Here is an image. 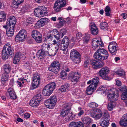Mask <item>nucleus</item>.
Returning <instances> with one entry per match:
<instances>
[{
  "mask_svg": "<svg viewBox=\"0 0 127 127\" xmlns=\"http://www.w3.org/2000/svg\"><path fill=\"white\" fill-rule=\"evenodd\" d=\"M103 46V43L101 40L99 41L96 38L93 39L92 42V48L94 50L98 49L94 54L95 58L99 60L102 61L108 58V54L107 51L104 49L101 48Z\"/></svg>",
  "mask_w": 127,
  "mask_h": 127,
  "instance_id": "nucleus-1",
  "label": "nucleus"
},
{
  "mask_svg": "<svg viewBox=\"0 0 127 127\" xmlns=\"http://www.w3.org/2000/svg\"><path fill=\"white\" fill-rule=\"evenodd\" d=\"M63 110L61 113V116L65 117L66 121L72 120L74 119V115L70 111L71 107L68 104H65L63 106Z\"/></svg>",
  "mask_w": 127,
  "mask_h": 127,
  "instance_id": "nucleus-2",
  "label": "nucleus"
},
{
  "mask_svg": "<svg viewBox=\"0 0 127 127\" xmlns=\"http://www.w3.org/2000/svg\"><path fill=\"white\" fill-rule=\"evenodd\" d=\"M14 54V50L8 43L5 44L2 51V56L3 59H7L9 55H12Z\"/></svg>",
  "mask_w": 127,
  "mask_h": 127,
  "instance_id": "nucleus-3",
  "label": "nucleus"
},
{
  "mask_svg": "<svg viewBox=\"0 0 127 127\" xmlns=\"http://www.w3.org/2000/svg\"><path fill=\"white\" fill-rule=\"evenodd\" d=\"M99 78L98 77L94 78L92 83L88 86L86 90V93L88 95H91L96 90L99 82Z\"/></svg>",
  "mask_w": 127,
  "mask_h": 127,
  "instance_id": "nucleus-4",
  "label": "nucleus"
},
{
  "mask_svg": "<svg viewBox=\"0 0 127 127\" xmlns=\"http://www.w3.org/2000/svg\"><path fill=\"white\" fill-rule=\"evenodd\" d=\"M56 83L52 82L45 86L43 90L42 94L44 96H49L51 94L55 88Z\"/></svg>",
  "mask_w": 127,
  "mask_h": 127,
  "instance_id": "nucleus-5",
  "label": "nucleus"
},
{
  "mask_svg": "<svg viewBox=\"0 0 127 127\" xmlns=\"http://www.w3.org/2000/svg\"><path fill=\"white\" fill-rule=\"evenodd\" d=\"M55 32L56 33L58 32V31L56 29H54L49 32L46 37L47 40L53 41L52 44L53 45H55L57 43V41L55 39V38L57 40L60 39L59 36L57 33L55 34Z\"/></svg>",
  "mask_w": 127,
  "mask_h": 127,
  "instance_id": "nucleus-6",
  "label": "nucleus"
},
{
  "mask_svg": "<svg viewBox=\"0 0 127 127\" xmlns=\"http://www.w3.org/2000/svg\"><path fill=\"white\" fill-rule=\"evenodd\" d=\"M70 57L72 61L76 64H79L81 62V55L75 49L71 50Z\"/></svg>",
  "mask_w": 127,
  "mask_h": 127,
  "instance_id": "nucleus-7",
  "label": "nucleus"
},
{
  "mask_svg": "<svg viewBox=\"0 0 127 127\" xmlns=\"http://www.w3.org/2000/svg\"><path fill=\"white\" fill-rule=\"evenodd\" d=\"M47 8L44 6L38 7L34 10L35 16L38 17H43L47 14Z\"/></svg>",
  "mask_w": 127,
  "mask_h": 127,
  "instance_id": "nucleus-8",
  "label": "nucleus"
},
{
  "mask_svg": "<svg viewBox=\"0 0 127 127\" xmlns=\"http://www.w3.org/2000/svg\"><path fill=\"white\" fill-rule=\"evenodd\" d=\"M40 75L37 73H36L33 75L31 88L32 90L37 88L40 83Z\"/></svg>",
  "mask_w": 127,
  "mask_h": 127,
  "instance_id": "nucleus-9",
  "label": "nucleus"
},
{
  "mask_svg": "<svg viewBox=\"0 0 127 127\" xmlns=\"http://www.w3.org/2000/svg\"><path fill=\"white\" fill-rule=\"evenodd\" d=\"M66 4L65 0H57L54 4L53 8L56 12H60L63 9Z\"/></svg>",
  "mask_w": 127,
  "mask_h": 127,
  "instance_id": "nucleus-10",
  "label": "nucleus"
},
{
  "mask_svg": "<svg viewBox=\"0 0 127 127\" xmlns=\"http://www.w3.org/2000/svg\"><path fill=\"white\" fill-rule=\"evenodd\" d=\"M50 45L49 44L44 43L42 46V50L46 53L47 55L50 56H54L56 54V50H52L50 49Z\"/></svg>",
  "mask_w": 127,
  "mask_h": 127,
  "instance_id": "nucleus-11",
  "label": "nucleus"
},
{
  "mask_svg": "<svg viewBox=\"0 0 127 127\" xmlns=\"http://www.w3.org/2000/svg\"><path fill=\"white\" fill-rule=\"evenodd\" d=\"M60 69V64L58 61L53 62L48 67L49 71H52L55 73H57L59 72Z\"/></svg>",
  "mask_w": 127,
  "mask_h": 127,
  "instance_id": "nucleus-12",
  "label": "nucleus"
},
{
  "mask_svg": "<svg viewBox=\"0 0 127 127\" xmlns=\"http://www.w3.org/2000/svg\"><path fill=\"white\" fill-rule=\"evenodd\" d=\"M57 101V99L56 96H53L45 101V104L47 107L49 109H52L54 107Z\"/></svg>",
  "mask_w": 127,
  "mask_h": 127,
  "instance_id": "nucleus-13",
  "label": "nucleus"
},
{
  "mask_svg": "<svg viewBox=\"0 0 127 127\" xmlns=\"http://www.w3.org/2000/svg\"><path fill=\"white\" fill-rule=\"evenodd\" d=\"M27 33L24 30L21 31L16 35L15 38V41L17 42L23 41L26 37Z\"/></svg>",
  "mask_w": 127,
  "mask_h": 127,
  "instance_id": "nucleus-14",
  "label": "nucleus"
},
{
  "mask_svg": "<svg viewBox=\"0 0 127 127\" xmlns=\"http://www.w3.org/2000/svg\"><path fill=\"white\" fill-rule=\"evenodd\" d=\"M117 45L116 43L114 42H110L108 46L109 51L113 55H115L117 52L116 47Z\"/></svg>",
  "mask_w": 127,
  "mask_h": 127,
  "instance_id": "nucleus-15",
  "label": "nucleus"
},
{
  "mask_svg": "<svg viewBox=\"0 0 127 127\" xmlns=\"http://www.w3.org/2000/svg\"><path fill=\"white\" fill-rule=\"evenodd\" d=\"M91 64L95 69L101 67L104 65V63L102 62H98L94 60H91Z\"/></svg>",
  "mask_w": 127,
  "mask_h": 127,
  "instance_id": "nucleus-16",
  "label": "nucleus"
},
{
  "mask_svg": "<svg viewBox=\"0 0 127 127\" xmlns=\"http://www.w3.org/2000/svg\"><path fill=\"white\" fill-rule=\"evenodd\" d=\"M16 22V18L14 16L9 17L7 21V25L9 27H14Z\"/></svg>",
  "mask_w": 127,
  "mask_h": 127,
  "instance_id": "nucleus-17",
  "label": "nucleus"
},
{
  "mask_svg": "<svg viewBox=\"0 0 127 127\" xmlns=\"http://www.w3.org/2000/svg\"><path fill=\"white\" fill-rule=\"evenodd\" d=\"M6 95L7 96L9 95L10 98L12 99H15L17 98V95L14 89L12 88H10L8 89Z\"/></svg>",
  "mask_w": 127,
  "mask_h": 127,
  "instance_id": "nucleus-18",
  "label": "nucleus"
},
{
  "mask_svg": "<svg viewBox=\"0 0 127 127\" xmlns=\"http://www.w3.org/2000/svg\"><path fill=\"white\" fill-rule=\"evenodd\" d=\"M109 70L107 67H105L102 68L99 71V75L102 77H105L106 75L109 72Z\"/></svg>",
  "mask_w": 127,
  "mask_h": 127,
  "instance_id": "nucleus-19",
  "label": "nucleus"
},
{
  "mask_svg": "<svg viewBox=\"0 0 127 127\" xmlns=\"http://www.w3.org/2000/svg\"><path fill=\"white\" fill-rule=\"evenodd\" d=\"M119 94L118 93L115 94L113 93L112 94H109L108 96V100L112 102L116 101L118 99Z\"/></svg>",
  "mask_w": 127,
  "mask_h": 127,
  "instance_id": "nucleus-20",
  "label": "nucleus"
},
{
  "mask_svg": "<svg viewBox=\"0 0 127 127\" xmlns=\"http://www.w3.org/2000/svg\"><path fill=\"white\" fill-rule=\"evenodd\" d=\"M49 21L48 19L46 18H41L36 23V25L37 26L42 27L47 23Z\"/></svg>",
  "mask_w": 127,
  "mask_h": 127,
  "instance_id": "nucleus-21",
  "label": "nucleus"
},
{
  "mask_svg": "<svg viewBox=\"0 0 127 127\" xmlns=\"http://www.w3.org/2000/svg\"><path fill=\"white\" fill-rule=\"evenodd\" d=\"M70 85L68 84H66L62 86L59 88L58 91L59 92L62 93L68 92L70 90Z\"/></svg>",
  "mask_w": 127,
  "mask_h": 127,
  "instance_id": "nucleus-22",
  "label": "nucleus"
},
{
  "mask_svg": "<svg viewBox=\"0 0 127 127\" xmlns=\"http://www.w3.org/2000/svg\"><path fill=\"white\" fill-rule=\"evenodd\" d=\"M119 123L120 126L122 127L127 126V113L122 116Z\"/></svg>",
  "mask_w": 127,
  "mask_h": 127,
  "instance_id": "nucleus-23",
  "label": "nucleus"
},
{
  "mask_svg": "<svg viewBox=\"0 0 127 127\" xmlns=\"http://www.w3.org/2000/svg\"><path fill=\"white\" fill-rule=\"evenodd\" d=\"M90 26L91 27V33L94 35H96L98 33V30L95 24H91Z\"/></svg>",
  "mask_w": 127,
  "mask_h": 127,
  "instance_id": "nucleus-24",
  "label": "nucleus"
},
{
  "mask_svg": "<svg viewBox=\"0 0 127 127\" xmlns=\"http://www.w3.org/2000/svg\"><path fill=\"white\" fill-rule=\"evenodd\" d=\"M69 127H84V125L81 122L76 123L73 122L69 124Z\"/></svg>",
  "mask_w": 127,
  "mask_h": 127,
  "instance_id": "nucleus-25",
  "label": "nucleus"
},
{
  "mask_svg": "<svg viewBox=\"0 0 127 127\" xmlns=\"http://www.w3.org/2000/svg\"><path fill=\"white\" fill-rule=\"evenodd\" d=\"M102 115V113L101 111L98 110H97L94 112L93 117L96 119H98L101 118Z\"/></svg>",
  "mask_w": 127,
  "mask_h": 127,
  "instance_id": "nucleus-26",
  "label": "nucleus"
},
{
  "mask_svg": "<svg viewBox=\"0 0 127 127\" xmlns=\"http://www.w3.org/2000/svg\"><path fill=\"white\" fill-rule=\"evenodd\" d=\"M14 27H9V29L6 30V34L7 36L10 37L13 35L14 34Z\"/></svg>",
  "mask_w": 127,
  "mask_h": 127,
  "instance_id": "nucleus-27",
  "label": "nucleus"
},
{
  "mask_svg": "<svg viewBox=\"0 0 127 127\" xmlns=\"http://www.w3.org/2000/svg\"><path fill=\"white\" fill-rule=\"evenodd\" d=\"M36 55L39 59H42L44 58L45 55H47V54L45 52L41 49L38 51Z\"/></svg>",
  "mask_w": 127,
  "mask_h": 127,
  "instance_id": "nucleus-28",
  "label": "nucleus"
},
{
  "mask_svg": "<svg viewBox=\"0 0 127 127\" xmlns=\"http://www.w3.org/2000/svg\"><path fill=\"white\" fill-rule=\"evenodd\" d=\"M24 0H14L12 4V7L15 9L17 8L19 5L22 3Z\"/></svg>",
  "mask_w": 127,
  "mask_h": 127,
  "instance_id": "nucleus-29",
  "label": "nucleus"
},
{
  "mask_svg": "<svg viewBox=\"0 0 127 127\" xmlns=\"http://www.w3.org/2000/svg\"><path fill=\"white\" fill-rule=\"evenodd\" d=\"M40 103V102L38 101L37 100H36L33 97L30 101V104L32 107H34L38 106Z\"/></svg>",
  "mask_w": 127,
  "mask_h": 127,
  "instance_id": "nucleus-30",
  "label": "nucleus"
},
{
  "mask_svg": "<svg viewBox=\"0 0 127 127\" xmlns=\"http://www.w3.org/2000/svg\"><path fill=\"white\" fill-rule=\"evenodd\" d=\"M3 70L4 72L7 74L9 73L11 70V67L10 65L8 64H5L3 66Z\"/></svg>",
  "mask_w": 127,
  "mask_h": 127,
  "instance_id": "nucleus-31",
  "label": "nucleus"
},
{
  "mask_svg": "<svg viewBox=\"0 0 127 127\" xmlns=\"http://www.w3.org/2000/svg\"><path fill=\"white\" fill-rule=\"evenodd\" d=\"M82 121L88 127L91 122V120L90 118L87 117L83 118Z\"/></svg>",
  "mask_w": 127,
  "mask_h": 127,
  "instance_id": "nucleus-32",
  "label": "nucleus"
},
{
  "mask_svg": "<svg viewBox=\"0 0 127 127\" xmlns=\"http://www.w3.org/2000/svg\"><path fill=\"white\" fill-rule=\"evenodd\" d=\"M79 74L78 72H74L72 77V82L77 81L79 79Z\"/></svg>",
  "mask_w": 127,
  "mask_h": 127,
  "instance_id": "nucleus-33",
  "label": "nucleus"
},
{
  "mask_svg": "<svg viewBox=\"0 0 127 127\" xmlns=\"http://www.w3.org/2000/svg\"><path fill=\"white\" fill-rule=\"evenodd\" d=\"M9 76L7 74H4L2 77L1 82L4 85L8 80Z\"/></svg>",
  "mask_w": 127,
  "mask_h": 127,
  "instance_id": "nucleus-34",
  "label": "nucleus"
},
{
  "mask_svg": "<svg viewBox=\"0 0 127 127\" xmlns=\"http://www.w3.org/2000/svg\"><path fill=\"white\" fill-rule=\"evenodd\" d=\"M100 27L102 30H107L108 28V26L107 23L103 22H101L100 24Z\"/></svg>",
  "mask_w": 127,
  "mask_h": 127,
  "instance_id": "nucleus-35",
  "label": "nucleus"
},
{
  "mask_svg": "<svg viewBox=\"0 0 127 127\" xmlns=\"http://www.w3.org/2000/svg\"><path fill=\"white\" fill-rule=\"evenodd\" d=\"M20 58L18 53H16L13 59V62L14 64H17L20 61Z\"/></svg>",
  "mask_w": 127,
  "mask_h": 127,
  "instance_id": "nucleus-36",
  "label": "nucleus"
},
{
  "mask_svg": "<svg viewBox=\"0 0 127 127\" xmlns=\"http://www.w3.org/2000/svg\"><path fill=\"white\" fill-rule=\"evenodd\" d=\"M102 121V122L100 124L101 126L103 127H106L108 126L109 120L107 119H103Z\"/></svg>",
  "mask_w": 127,
  "mask_h": 127,
  "instance_id": "nucleus-37",
  "label": "nucleus"
},
{
  "mask_svg": "<svg viewBox=\"0 0 127 127\" xmlns=\"http://www.w3.org/2000/svg\"><path fill=\"white\" fill-rule=\"evenodd\" d=\"M36 41L37 43H40L42 42V35L40 33L39 35H37V36L33 38Z\"/></svg>",
  "mask_w": 127,
  "mask_h": 127,
  "instance_id": "nucleus-38",
  "label": "nucleus"
},
{
  "mask_svg": "<svg viewBox=\"0 0 127 127\" xmlns=\"http://www.w3.org/2000/svg\"><path fill=\"white\" fill-rule=\"evenodd\" d=\"M66 32V30L65 29H63L61 30L60 32L57 33L59 36V38H62L65 34Z\"/></svg>",
  "mask_w": 127,
  "mask_h": 127,
  "instance_id": "nucleus-39",
  "label": "nucleus"
},
{
  "mask_svg": "<svg viewBox=\"0 0 127 127\" xmlns=\"http://www.w3.org/2000/svg\"><path fill=\"white\" fill-rule=\"evenodd\" d=\"M91 60L89 58L85 60L84 61L83 66L85 68H88L89 66L90 63L91 64Z\"/></svg>",
  "mask_w": 127,
  "mask_h": 127,
  "instance_id": "nucleus-40",
  "label": "nucleus"
},
{
  "mask_svg": "<svg viewBox=\"0 0 127 127\" xmlns=\"http://www.w3.org/2000/svg\"><path fill=\"white\" fill-rule=\"evenodd\" d=\"M69 40L67 37L65 36L62 41V43L64 44L66 46H68L69 44Z\"/></svg>",
  "mask_w": 127,
  "mask_h": 127,
  "instance_id": "nucleus-41",
  "label": "nucleus"
},
{
  "mask_svg": "<svg viewBox=\"0 0 127 127\" xmlns=\"http://www.w3.org/2000/svg\"><path fill=\"white\" fill-rule=\"evenodd\" d=\"M33 98L40 102L43 99L42 97L40 94H38L34 96Z\"/></svg>",
  "mask_w": 127,
  "mask_h": 127,
  "instance_id": "nucleus-42",
  "label": "nucleus"
},
{
  "mask_svg": "<svg viewBox=\"0 0 127 127\" xmlns=\"http://www.w3.org/2000/svg\"><path fill=\"white\" fill-rule=\"evenodd\" d=\"M6 14L3 11L0 12V22L2 21V20H5L6 19Z\"/></svg>",
  "mask_w": 127,
  "mask_h": 127,
  "instance_id": "nucleus-43",
  "label": "nucleus"
},
{
  "mask_svg": "<svg viewBox=\"0 0 127 127\" xmlns=\"http://www.w3.org/2000/svg\"><path fill=\"white\" fill-rule=\"evenodd\" d=\"M103 117L101 119V120H102L103 119H107L109 120L110 119V117L109 114L107 111H106L104 112V114L103 115Z\"/></svg>",
  "mask_w": 127,
  "mask_h": 127,
  "instance_id": "nucleus-44",
  "label": "nucleus"
},
{
  "mask_svg": "<svg viewBox=\"0 0 127 127\" xmlns=\"http://www.w3.org/2000/svg\"><path fill=\"white\" fill-rule=\"evenodd\" d=\"M24 80L22 78H20L19 80L17 81L16 82L20 87H22L23 86L22 84L25 83V81H23Z\"/></svg>",
  "mask_w": 127,
  "mask_h": 127,
  "instance_id": "nucleus-45",
  "label": "nucleus"
},
{
  "mask_svg": "<svg viewBox=\"0 0 127 127\" xmlns=\"http://www.w3.org/2000/svg\"><path fill=\"white\" fill-rule=\"evenodd\" d=\"M34 21V20L33 18L29 17L26 19V22L28 24H32L33 23Z\"/></svg>",
  "mask_w": 127,
  "mask_h": 127,
  "instance_id": "nucleus-46",
  "label": "nucleus"
},
{
  "mask_svg": "<svg viewBox=\"0 0 127 127\" xmlns=\"http://www.w3.org/2000/svg\"><path fill=\"white\" fill-rule=\"evenodd\" d=\"M116 74L117 75L122 76L125 75V72L122 69H120L116 71Z\"/></svg>",
  "mask_w": 127,
  "mask_h": 127,
  "instance_id": "nucleus-47",
  "label": "nucleus"
},
{
  "mask_svg": "<svg viewBox=\"0 0 127 127\" xmlns=\"http://www.w3.org/2000/svg\"><path fill=\"white\" fill-rule=\"evenodd\" d=\"M40 33L36 30H33L32 32V35L33 38L37 36V35H39Z\"/></svg>",
  "mask_w": 127,
  "mask_h": 127,
  "instance_id": "nucleus-48",
  "label": "nucleus"
},
{
  "mask_svg": "<svg viewBox=\"0 0 127 127\" xmlns=\"http://www.w3.org/2000/svg\"><path fill=\"white\" fill-rule=\"evenodd\" d=\"M78 109L79 112L78 113V115L80 117L84 114V111L82 110V108L81 107H78Z\"/></svg>",
  "mask_w": 127,
  "mask_h": 127,
  "instance_id": "nucleus-49",
  "label": "nucleus"
},
{
  "mask_svg": "<svg viewBox=\"0 0 127 127\" xmlns=\"http://www.w3.org/2000/svg\"><path fill=\"white\" fill-rule=\"evenodd\" d=\"M89 105L90 107L95 108L97 107L98 104L95 102H92L90 103Z\"/></svg>",
  "mask_w": 127,
  "mask_h": 127,
  "instance_id": "nucleus-50",
  "label": "nucleus"
},
{
  "mask_svg": "<svg viewBox=\"0 0 127 127\" xmlns=\"http://www.w3.org/2000/svg\"><path fill=\"white\" fill-rule=\"evenodd\" d=\"M114 107L113 105L111 102L109 103L107 105V108L109 111H112L113 110Z\"/></svg>",
  "mask_w": 127,
  "mask_h": 127,
  "instance_id": "nucleus-51",
  "label": "nucleus"
},
{
  "mask_svg": "<svg viewBox=\"0 0 127 127\" xmlns=\"http://www.w3.org/2000/svg\"><path fill=\"white\" fill-rule=\"evenodd\" d=\"M62 44L59 43V48L60 50H62L67 48L68 46H66L65 44Z\"/></svg>",
  "mask_w": 127,
  "mask_h": 127,
  "instance_id": "nucleus-52",
  "label": "nucleus"
},
{
  "mask_svg": "<svg viewBox=\"0 0 127 127\" xmlns=\"http://www.w3.org/2000/svg\"><path fill=\"white\" fill-rule=\"evenodd\" d=\"M90 39V37L87 36H86L83 38V41L84 43H87L89 41Z\"/></svg>",
  "mask_w": 127,
  "mask_h": 127,
  "instance_id": "nucleus-53",
  "label": "nucleus"
},
{
  "mask_svg": "<svg viewBox=\"0 0 127 127\" xmlns=\"http://www.w3.org/2000/svg\"><path fill=\"white\" fill-rule=\"evenodd\" d=\"M67 73L64 71H62L61 73V76L62 78L66 77L67 75Z\"/></svg>",
  "mask_w": 127,
  "mask_h": 127,
  "instance_id": "nucleus-54",
  "label": "nucleus"
},
{
  "mask_svg": "<svg viewBox=\"0 0 127 127\" xmlns=\"http://www.w3.org/2000/svg\"><path fill=\"white\" fill-rule=\"evenodd\" d=\"M82 35L81 33L79 32L77 33L76 35V38L77 40H79L81 38Z\"/></svg>",
  "mask_w": 127,
  "mask_h": 127,
  "instance_id": "nucleus-55",
  "label": "nucleus"
},
{
  "mask_svg": "<svg viewBox=\"0 0 127 127\" xmlns=\"http://www.w3.org/2000/svg\"><path fill=\"white\" fill-rule=\"evenodd\" d=\"M119 89L121 91L123 92L125 91L127 89H126V86L124 85L120 87Z\"/></svg>",
  "mask_w": 127,
  "mask_h": 127,
  "instance_id": "nucleus-56",
  "label": "nucleus"
},
{
  "mask_svg": "<svg viewBox=\"0 0 127 127\" xmlns=\"http://www.w3.org/2000/svg\"><path fill=\"white\" fill-rule=\"evenodd\" d=\"M26 10L27 8L26 6L23 7L20 10V12L22 13H24L26 11Z\"/></svg>",
  "mask_w": 127,
  "mask_h": 127,
  "instance_id": "nucleus-57",
  "label": "nucleus"
},
{
  "mask_svg": "<svg viewBox=\"0 0 127 127\" xmlns=\"http://www.w3.org/2000/svg\"><path fill=\"white\" fill-rule=\"evenodd\" d=\"M64 24L63 21H59V23H58V25L60 27H62Z\"/></svg>",
  "mask_w": 127,
  "mask_h": 127,
  "instance_id": "nucleus-58",
  "label": "nucleus"
},
{
  "mask_svg": "<svg viewBox=\"0 0 127 127\" xmlns=\"http://www.w3.org/2000/svg\"><path fill=\"white\" fill-rule=\"evenodd\" d=\"M121 99L123 100H125L127 99V96L125 95H123L122 94V95L121 96Z\"/></svg>",
  "mask_w": 127,
  "mask_h": 127,
  "instance_id": "nucleus-59",
  "label": "nucleus"
},
{
  "mask_svg": "<svg viewBox=\"0 0 127 127\" xmlns=\"http://www.w3.org/2000/svg\"><path fill=\"white\" fill-rule=\"evenodd\" d=\"M30 117V114L28 113H26L24 115V117L26 119L29 118Z\"/></svg>",
  "mask_w": 127,
  "mask_h": 127,
  "instance_id": "nucleus-60",
  "label": "nucleus"
},
{
  "mask_svg": "<svg viewBox=\"0 0 127 127\" xmlns=\"http://www.w3.org/2000/svg\"><path fill=\"white\" fill-rule=\"evenodd\" d=\"M55 44H57V46L55 47V48L57 50L59 48V42L57 41V43Z\"/></svg>",
  "mask_w": 127,
  "mask_h": 127,
  "instance_id": "nucleus-61",
  "label": "nucleus"
},
{
  "mask_svg": "<svg viewBox=\"0 0 127 127\" xmlns=\"http://www.w3.org/2000/svg\"><path fill=\"white\" fill-rule=\"evenodd\" d=\"M116 84L118 86H120L122 85L121 82L119 80H117L116 81Z\"/></svg>",
  "mask_w": 127,
  "mask_h": 127,
  "instance_id": "nucleus-62",
  "label": "nucleus"
},
{
  "mask_svg": "<svg viewBox=\"0 0 127 127\" xmlns=\"http://www.w3.org/2000/svg\"><path fill=\"white\" fill-rule=\"evenodd\" d=\"M110 7L109 6H107L106 7L105 10V12L110 11Z\"/></svg>",
  "mask_w": 127,
  "mask_h": 127,
  "instance_id": "nucleus-63",
  "label": "nucleus"
},
{
  "mask_svg": "<svg viewBox=\"0 0 127 127\" xmlns=\"http://www.w3.org/2000/svg\"><path fill=\"white\" fill-rule=\"evenodd\" d=\"M25 66L27 68H28L30 66V64L29 63H26L25 64Z\"/></svg>",
  "mask_w": 127,
  "mask_h": 127,
  "instance_id": "nucleus-64",
  "label": "nucleus"
}]
</instances>
